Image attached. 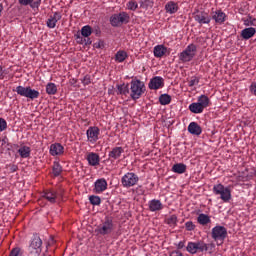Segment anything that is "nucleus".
Wrapping results in <instances>:
<instances>
[{"label": "nucleus", "instance_id": "f257e3e1", "mask_svg": "<svg viewBox=\"0 0 256 256\" xmlns=\"http://www.w3.org/2000/svg\"><path fill=\"white\" fill-rule=\"evenodd\" d=\"M215 249V244H207L203 240L197 242H188L186 247V251L190 253V255H197V253H205L209 251L211 253Z\"/></svg>", "mask_w": 256, "mask_h": 256}, {"label": "nucleus", "instance_id": "f03ea898", "mask_svg": "<svg viewBox=\"0 0 256 256\" xmlns=\"http://www.w3.org/2000/svg\"><path fill=\"white\" fill-rule=\"evenodd\" d=\"M145 93V83L139 79H132L130 82V97L133 101L141 99V96Z\"/></svg>", "mask_w": 256, "mask_h": 256}, {"label": "nucleus", "instance_id": "7ed1b4c3", "mask_svg": "<svg viewBox=\"0 0 256 256\" xmlns=\"http://www.w3.org/2000/svg\"><path fill=\"white\" fill-rule=\"evenodd\" d=\"M96 233L105 237L111 235L115 231V224H113V218L106 217L105 220L96 228Z\"/></svg>", "mask_w": 256, "mask_h": 256}, {"label": "nucleus", "instance_id": "20e7f679", "mask_svg": "<svg viewBox=\"0 0 256 256\" xmlns=\"http://www.w3.org/2000/svg\"><path fill=\"white\" fill-rule=\"evenodd\" d=\"M131 21V16L127 12H120L118 14H113L110 17V24L112 27H121L122 25H127Z\"/></svg>", "mask_w": 256, "mask_h": 256}, {"label": "nucleus", "instance_id": "39448f33", "mask_svg": "<svg viewBox=\"0 0 256 256\" xmlns=\"http://www.w3.org/2000/svg\"><path fill=\"white\" fill-rule=\"evenodd\" d=\"M13 91H15L17 95H20V97H26L27 99H31V101L34 99H39L40 95L39 91L32 89L30 86H17Z\"/></svg>", "mask_w": 256, "mask_h": 256}, {"label": "nucleus", "instance_id": "423d86ee", "mask_svg": "<svg viewBox=\"0 0 256 256\" xmlns=\"http://www.w3.org/2000/svg\"><path fill=\"white\" fill-rule=\"evenodd\" d=\"M214 195H220V199L224 203H229L231 201V189L229 187H225L223 184H216L212 189Z\"/></svg>", "mask_w": 256, "mask_h": 256}, {"label": "nucleus", "instance_id": "0eeeda50", "mask_svg": "<svg viewBox=\"0 0 256 256\" xmlns=\"http://www.w3.org/2000/svg\"><path fill=\"white\" fill-rule=\"evenodd\" d=\"M43 247V240L39 237V235L35 234L30 242L29 251L32 255H41V251Z\"/></svg>", "mask_w": 256, "mask_h": 256}, {"label": "nucleus", "instance_id": "6e6552de", "mask_svg": "<svg viewBox=\"0 0 256 256\" xmlns=\"http://www.w3.org/2000/svg\"><path fill=\"white\" fill-rule=\"evenodd\" d=\"M121 183L123 187H126V189H129V187H135V184L139 183V176L133 172H128L122 177Z\"/></svg>", "mask_w": 256, "mask_h": 256}, {"label": "nucleus", "instance_id": "1a4fd4ad", "mask_svg": "<svg viewBox=\"0 0 256 256\" xmlns=\"http://www.w3.org/2000/svg\"><path fill=\"white\" fill-rule=\"evenodd\" d=\"M211 237L214 241H221L223 243L227 239V228L219 225L215 226L212 229Z\"/></svg>", "mask_w": 256, "mask_h": 256}, {"label": "nucleus", "instance_id": "9d476101", "mask_svg": "<svg viewBox=\"0 0 256 256\" xmlns=\"http://www.w3.org/2000/svg\"><path fill=\"white\" fill-rule=\"evenodd\" d=\"M194 20L199 25H209L211 23V16L205 11H199L193 13Z\"/></svg>", "mask_w": 256, "mask_h": 256}, {"label": "nucleus", "instance_id": "9b49d317", "mask_svg": "<svg viewBox=\"0 0 256 256\" xmlns=\"http://www.w3.org/2000/svg\"><path fill=\"white\" fill-rule=\"evenodd\" d=\"M100 133H101V130L99 129V127L90 126L86 131L87 141L89 143H92V145H94L96 141H99Z\"/></svg>", "mask_w": 256, "mask_h": 256}, {"label": "nucleus", "instance_id": "f8f14e48", "mask_svg": "<svg viewBox=\"0 0 256 256\" xmlns=\"http://www.w3.org/2000/svg\"><path fill=\"white\" fill-rule=\"evenodd\" d=\"M165 85L164 80L161 76H155L152 78L148 84L149 89L157 90L161 89Z\"/></svg>", "mask_w": 256, "mask_h": 256}, {"label": "nucleus", "instance_id": "ddd939ff", "mask_svg": "<svg viewBox=\"0 0 256 256\" xmlns=\"http://www.w3.org/2000/svg\"><path fill=\"white\" fill-rule=\"evenodd\" d=\"M212 19L218 25H223V23H225V21L227 20V14H225L221 10H216L215 12H212Z\"/></svg>", "mask_w": 256, "mask_h": 256}, {"label": "nucleus", "instance_id": "4468645a", "mask_svg": "<svg viewBox=\"0 0 256 256\" xmlns=\"http://www.w3.org/2000/svg\"><path fill=\"white\" fill-rule=\"evenodd\" d=\"M107 189V180H105V178H100L98 180H96V182L94 183V193H103V191H106Z\"/></svg>", "mask_w": 256, "mask_h": 256}, {"label": "nucleus", "instance_id": "2eb2a0df", "mask_svg": "<svg viewBox=\"0 0 256 256\" xmlns=\"http://www.w3.org/2000/svg\"><path fill=\"white\" fill-rule=\"evenodd\" d=\"M123 153H125L123 147H114L109 152L108 157L111 161H117V159L121 158V155H123Z\"/></svg>", "mask_w": 256, "mask_h": 256}, {"label": "nucleus", "instance_id": "dca6fc26", "mask_svg": "<svg viewBox=\"0 0 256 256\" xmlns=\"http://www.w3.org/2000/svg\"><path fill=\"white\" fill-rule=\"evenodd\" d=\"M57 21H61V13L54 12V14L46 21V25L49 29H55Z\"/></svg>", "mask_w": 256, "mask_h": 256}, {"label": "nucleus", "instance_id": "f3484780", "mask_svg": "<svg viewBox=\"0 0 256 256\" xmlns=\"http://www.w3.org/2000/svg\"><path fill=\"white\" fill-rule=\"evenodd\" d=\"M88 165L91 167H97L99 165V162L101 161V158L99 157V154L95 152H90L87 157Z\"/></svg>", "mask_w": 256, "mask_h": 256}, {"label": "nucleus", "instance_id": "a211bd4d", "mask_svg": "<svg viewBox=\"0 0 256 256\" xmlns=\"http://www.w3.org/2000/svg\"><path fill=\"white\" fill-rule=\"evenodd\" d=\"M65 148L60 143L51 144L50 146V155L53 157L57 155H63Z\"/></svg>", "mask_w": 256, "mask_h": 256}, {"label": "nucleus", "instance_id": "6ab92c4d", "mask_svg": "<svg viewBox=\"0 0 256 256\" xmlns=\"http://www.w3.org/2000/svg\"><path fill=\"white\" fill-rule=\"evenodd\" d=\"M188 132L191 135H196L197 137H199V135L203 133V129L197 124V122H191L188 125Z\"/></svg>", "mask_w": 256, "mask_h": 256}, {"label": "nucleus", "instance_id": "aec40b11", "mask_svg": "<svg viewBox=\"0 0 256 256\" xmlns=\"http://www.w3.org/2000/svg\"><path fill=\"white\" fill-rule=\"evenodd\" d=\"M18 3L24 7L29 5L31 9H39V7H41V0H18Z\"/></svg>", "mask_w": 256, "mask_h": 256}, {"label": "nucleus", "instance_id": "412c9836", "mask_svg": "<svg viewBox=\"0 0 256 256\" xmlns=\"http://www.w3.org/2000/svg\"><path fill=\"white\" fill-rule=\"evenodd\" d=\"M256 33V29L254 27L245 28L241 31L240 37H242L245 41L251 39Z\"/></svg>", "mask_w": 256, "mask_h": 256}, {"label": "nucleus", "instance_id": "4be33fe9", "mask_svg": "<svg viewBox=\"0 0 256 256\" xmlns=\"http://www.w3.org/2000/svg\"><path fill=\"white\" fill-rule=\"evenodd\" d=\"M166 13L173 15L179 11V5L176 2L169 1L165 5Z\"/></svg>", "mask_w": 256, "mask_h": 256}, {"label": "nucleus", "instance_id": "5701e85b", "mask_svg": "<svg viewBox=\"0 0 256 256\" xmlns=\"http://www.w3.org/2000/svg\"><path fill=\"white\" fill-rule=\"evenodd\" d=\"M42 197H44V199H47L49 203H57V192L53 190L45 191Z\"/></svg>", "mask_w": 256, "mask_h": 256}, {"label": "nucleus", "instance_id": "b1692460", "mask_svg": "<svg viewBox=\"0 0 256 256\" xmlns=\"http://www.w3.org/2000/svg\"><path fill=\"white\" fill-rule=\"evenodd\" d=\"M163 209V203H161V200L153 199L149 201V210L152 212L155 211H161Z\"/></svg>", "mask_w": 256, "mask_h": 256}, {"label": "nucleus", "instance_id": "393cba45", "mask_svg": "<svg viewBox=\"0 0 256 256\" xmlns=\"http://www.w3.org/2000/svg\"><path fill=\"white\" fill-rule=\"evenodd\" d=\"M18 153L22 159L31 157V148L29 146H22L18 149Z\"/></svg>", "mask_w": 256, "mask_h": 256}, {"label": "nucleus", "instance_id": "a878e982", "mask_svg": "<svg viewBox=\"0 0 256 256\" xmlns=\"http://www.w3.org/2000/svg\"><path fill=\"white\" fill-rule=\"evenodd\" d=\"M189 110L191 111V113L199 114L203 113V111H205V108L202 107L198 102H194L189 105Z\"/></svg>", "mask_w": 256, "mask_h": 256}, {"label": "nucleus", "instance_id": "bb28decb", "mask_svg": "<svg viewBox=\"0 0 256 256\" xmlns=\"http://www.w3.org/2000/svg\"><path fill=\"white\" fill-rule=\"evenodd\" d=\"M173 173H178L179 175H182V173H185L187 171V165L183 163H177L174 164L172 167Z\"/></svg>", "mask_w": 256, "mask_h": 256}, {"label": "nucleus", "instance_id": "cd10ccee", "mask_svg": "<svg viewBox=\"0 0 256 256\" xmlns=\"http://www.w3.org/2000/svg\"><path fill=\"white\" fill-rule=\"evenodd\" d=\"M197 222L199 223V225H209V223H211V217H209V215L207 214L202 213L198 215Z\"/></svg>", "mask_w": 256, "mask_h": 256}, {"label": "nucleus", "instance_id": "c85d7f7f", "mask_svg": "<svg viewBox=\"0 0 256 256\" xmlns=\"http://www.w3.org/2000/svg\"><path fill=\"white\" fill-rule=\"evenodd\" d=\"M167 53V47L164 45H157L154 47V56L155 57H163Z\"/></svg>", "mask_w": 256, "mask_h": 256}, {"label": "nucleus", "instance_id": "c756f323", "mask_svg": "<svg viewBox=\"0 0 256 256\" xmlns=\"http://www.w3.org/2000/svg\"><path fill=\"white\" fill-rule=\"evenodd\" d=\"M242 21L245 27H256V19L251 15H248L247 18H242Z\"/></svg>", "mask_w": 256, "mask_h": 256}, {"label": "nucleus", "instance_id": "7c9ffc66", "mask_svg": "<svg viewBox=\"0 0 256 256\" xmlns=\"http://www.w3.org/2000/svg\"><path fill=\"white\" fill-rule=\"evenodd\" d=\"M52 173L54 177H59V175L63 173V167L61 166V164H59V162H54L52 167Z\"/></svg>", "mask_w": 256, "mask_h": 256}, {"label": "nucleus", "instance_id": "2f4dec72", "mask_svg": "<svg viewBox=\"0 0 256 256\" xmlns=\"http://www.w3.org/2000/svg\"><path fill=\"white\" fill-rule=\"evenodd\" d=\"M184 52L188 55H191V57H195V55H197V45L189 44L184 50Z\"/></svg>", "mask_w": 256, "mask_h": 256}, {"label": "nucleus", "instance_id": "473e14b6", "mask_svg": "<svg viewBox=\"0 0 256 256\" xmlns=\"http://www.w3.org/2000/svg\"><path fill=\"white\" fill-rule=\"evenodd\" d=\"M198 103H199L204 109H207V107H209V103H210L209 97H208L207 95H201V96L198 98Z\"/></svg>", "mask_w": 256, "mask_h": 256}, {"label": "nucleus", "instance_id": "72a5a7b5", "mask_svg": "<svg viewBox=\"0 0 256 256\" xmlns=\"http://www.w3.org/2000/svg\"><path fill=\"white\" fill-rule=\"evenodd\" d=\"M179 59H180V61H182V63H189V61L193 60V56H191V54H187V52L183 51L180 53Z\"/></svg>", "mask_w": 256, "mask_h": 256}, {"label": "nucleus", "instance_id": "f704fd0d", "mask_svg": "<svg viewBox=\"0 0 256 256\" xmlns=\"http://www.w3.org/2000/svg\"><path fill=\"white\" fill-rule=\"evenodd\" d=\"M127 59V52L123 51V50H120L116 53L115 55V60L118 62V63H123V61Z\"/></svg>", "mask_w": 256, "mask_h": 256}, {"label": "nucleus", "instance_id": "c9c22d12", "mask_svg": "<svg viewBox=\"0 0 256 256\" xmlns=\"http://www.w3.org/2000/svg\"><path fill=\"white\" fill-rule=\"evenodd\" d=\"M46 93L48 95H55L57 93V85L55 83H48L46 85Z\"/></svg>", "mask_w": 256, "mask_h": 256}, {"label": "nucleus", "instance_id": "e433bc0d", "mask_svg": "<svg viewBox=\"0 0 256 256\" xmlns=\"http://www.w3.org/2000/svg\"><path fill=\"white\" fill-rule=\"evenodd\" d=\"M160 105H169L171 103V95L169 94H162L159 97Z\"/></svg>", "mask_w": 256, "mask_h": 256}, {"label": "nucleus", "instance_id": "4c0bfd02", "mask_svg": "<svg viewBox=\"0 0 256 256\" xmlns=\"http://www.w3.org/2000/svg\"><path fill=\"white\" fill-rule=\"evenodd\" d=\"M92 33H93V28H91V26L89 25H86L81 29L82 37H91Z\"/></svg>", "mask_w": 256, "mask_h": 256}, {"label": "nucleus", "instance_id": "58836bf2", "mask_svg": "<svg viewBox=\"0 0 256 256\" xmlns=\"http://www.w3.org/2000/svg\"><path fill=\"white\" fill-rule=\"evenodd\" d=\"M118 95H127L129 93V84L117 85Z\"/></svg>", "mask_w": 256, "mask_h": 256}, {"label": "nucleus", "instance_id": "ea45409f", "mask_svg": "<svg viewBox=\"0 0 256 256\" xmlns=\"http://www.w3.org/2000/svg\"><path fill=\"white\" fill-rule=\"evenodd\" d=\"M126 7H127V9H129V11H137V9H139V4L135 0H130L126 4Z\"/></svg>", "mask_w": 256, "mask_h": 256}, {"label": "nucleus", "instance_id": "a19ab883", "mask_svg": "<svg viewBox=\"0 0 256 256\" xmlns=\"http://www.w3.org/2000/svg\"><path fill=\"white\" fill-rule=\"evenodd\" d=\"M167 225L170 227H176L177 226V215L173 214L170 217L166 219Z\"/></svg>", "mask_w": 256, "mask_h": 256}, {"label": "nucleus", "instance_id": "79ce46f5", "mask_svg": "<svg viewBox=\"0 0 256 256\" xmlns=\"http://www.w3.org/2000/svg\"><path fill=\"white\" fill-rule=\"evenodd\" d=\"M139 4L141 9H149V7H153V0H140Z\"/></svg>", "mask_w": 256, "mask_h": 256}, {"label": "nucleus", "instance_id": "37998d69", "mask_svg": "<svg viewBox=\"0 0 256 256\" xmlns=\"http://www.w3.org/2000/svg\"><path fill=\"white\" fill-rule=\"evenodd\" d=\"M89 201L91 205H101V197L99 196L91 195L89 196Z\"/></svg>", "mask_w": 256, "mask_h": 256}, {"label": "nucleus", "instance_id": "c03bdc74", "mask_svg": "<svg viewBox=\"0 0 256 256\" xmlns=\"http://www.w3.org/2000/svg\"><path fill=\"white\" fill-rule=\"evenodd\" d=\"M93 81V78H91V75L87 74L83 77V79L81 80L82 85H84V87H87V85H91Z\"/></svg>", "mask_w": 256, "mask_h": 256}, {"label": "nucleus", "instance_id": "a18cd8bd", "mask_svg": "<svg viewBox=\"0 0 256 256\" xmlns=\"http://www.w3.org/2000/svg\"><path fill=\"white\" fill-rule=\"evenodd\" d=\"M9 256H23V253H21V248L19 247L13 248Z\"/></svg>", "mask_w": 256, "mask_h": 256}, {"label": "nucleus", "instance_id": "49530a36", "mask_svg": "<svg viewBox=\"0 0 256 256\" xmlns=\"http://www.w3.org/2000/svg\"><path fill=\"white\" fill-rule=\"evenodd\" d=\"M186 231H195V224L192 221H188L185 223Z\"/></svg>", "mask_w": 256, "mask_h": 256}, {"label": "nucleus", "instance_id": "de8ad7c7", "mask_svg": "<svg viewBox=\"0 0 256 256\" xmlns=\"http://www.w3.org/2000/svg\"><path fill=\"white\" fill-rule=\"evenodd\" d=\"M9 72H7V69L5 67L0 65V79L3 80L5 79V76L8 75Z\"/></svg>", "mask_w": 256, "mask_h": 256}, {"label": "nucleus", "instance_id": "09e8293b", "mask_svg": "<svg viewBox=\"0 0 256 256\" xmlns=\"http://www.w3.org/2000/svg\"><path fill=\"white\" fill-rule=\"evenodd\" d=\"M195 85H199V78L192 77V79L189 81V87H195Z\"/></svg>", "mask_w": 256, "mask_h": 256}, {"label": "nucleus", "instance_id": "8fccbe9b", "mask_svg": "<svg viewBox=\"0 0 256 256\" xmlns=\"http://www.w3.org/2000/svg\"><path fill=\"white\" fill-rule=\"evenodd\" d=\"M7 129V121L5 119L0 118V132L5 131Z\"/></svg>", "mask_w": 256, "mask_h": 256}, {"label": "nucleus", "instance_id": "3c124183", "mask_svg": "<svg viewBox=\"0 0 256 256\" xmlns=\"http://www.w3.org/2000/svg\"><path fill=\"white\" fill-rule=\"evenodd\" d=\"M94 47L96 48V49H103V47H105V42H103V41H99V42H97V43H95L94 44Z\"/></svg>", "mask_w": 256, "mask_h": 256}, {"label": "nucleus", "instance_id": "603ef678", "mask_svg": "<svg viewBox=\"0 0 256 256\" xmlns=\"http://www.w3.org/2000/svg\"><path fill=\"white\" fill-rule=\"evenodd\" d=\"M76 41H77V43H79V45H84L85 38H83V36L77 35L76 36Z\"/></svg>", "mask_w": 256, "mask_h": 256}, {"label": "nucleus", "instance_id": "864d4df0", "mask_svg": "<svg viewBox=\"0 0 256 256\" xmlns=\"http://www.w3.org/2000/svg\"><path fill=\"white\" fill-rule=\"evenodd\" d=\"M250 92L256 96V81L250 85Z\"/></svg>", "mask_w": 256, "mask_h": 256}, {"label": "nucleus", "instance_id": "5fc2aeb1", "mask_svg": "<svg viewBox=\"0 0 256 256\" xmlns=\"http://www.w3.org/2000/svg\"><path fill=\"white\" fill-rule=\"evenodd\" d=\"M9 167H10V173H15L19 169V167L15 164H10Z\"/></svg>", "mask_w": 256, "mask_h": 256}, {"label": "nucleus", "instance_id": "6e6d98bb", "mask_svg": "<svg viewBox=\"0 0 256 256\" xmlns=\"http://www.w3.org/2000/svg\"><path fill=\"white\" fill-rule=\"evenodd\" d=\"M169 256H183V253L179 252V250L172 251Z\"/></svg>", "mask_w": 256, "mask_h": 256}, {"label": "nucleus", "instance_id": "4d7b16f0", "mask_svg": "<svg viewBox=\"0 0 256 256\" xmlns=\"http://www.w3.org/2000/svg\"><path fill=\"white\" fill-rule=\"evenodd\" d=\"M69 84L72 85V87H77V79L75 78L70 79Z\"/></svg>", "mask_w": 256, "mask_h": 256}, {"label": "nucleus", "instance_id": "13d9d810", "mask_svg": "<svg viewBox=\"0 0 256 256\" xmlns=\"http://www.w3.org/2000/svg\"><path fill=\"white\" fill-rule=\"evenodd\" d=\"M177 249H183L185 247V241H180L177 245H176Z\"/></svg>", "mask_w": 256, "mask_h": 256}, {"label": "nucleus", "instance_id": "bf43d9fd", "mask_svg": "<svg viewBox=\"0 0 256 256\" xmlns=\"http://www.w3.org/2000/svg\"><path fill=\"white\" fill-rule=\"evenodd\" d=\"M91 43H93V41H91V38H89V37H86L85 38V41H84V45H91Z\"/></svg>", "mask_w": 256, "mask_h": 256}, {"label": "nucleus", "instance_id": "052dcab7", "mask_svg": "<svg viewBox=\"0 0 256 256\" xmlns=\"http://www.w3.org/2000/svg\"><path fill=\"white\" fill-rule=\"evenodd\" d=\"M19 148V145H17V144H13L12 146H11V149H18Z\"/></svg>", "mask_w": 256, "mask_h": 256}, {"label": "nucleus", "instance_id": "680f3d73", "mask_svg": "<svg viewBox=\"0 0 256 256\" xmlns=\"http://www.w3.org/2000/svg\"><path fill=\"white\" fill-rule=\"evenodd\" d=\"M1 13H3V4L0 3V17H1Z\"/></svg>", "mask_w": 256, "mask_h": 256}]
</instances>
